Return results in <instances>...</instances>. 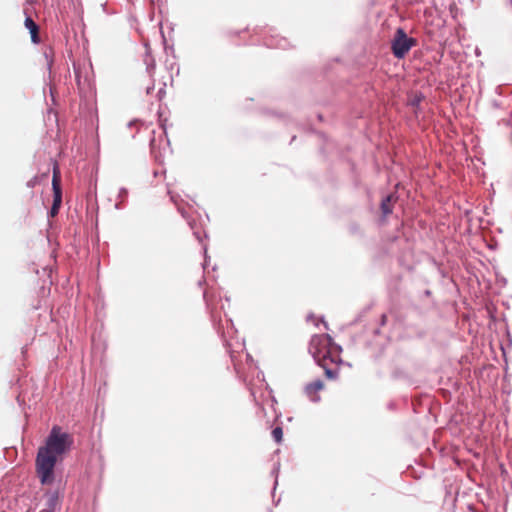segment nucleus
I'll return each mask as SVG.
<instances>
[{
    "mask_svg": "<svg viewBox=\"0 0 512 512\" xmlns=\"http://www.w3.org/2000/svg\"><path fill=\"white\" fill-rule=\"evenodd\" d=\"M72 444L71 435L63 432L61 427L54 426L51 429L45 445L38 449L35 461L36 473L41 484L50 485L54 482L55 465L70 450Z\"/></svg>",
    "mask_w": 512,
    "mask_h": 512,
    "instance_id": "1",
    "label": "nucleus"
},
{
    "mask_svg": "<svg viewBox=\"0 0 512 512\" xmlns=\"http://www.w3.org/2000/svg\"><path fill=\"white\" fill-rule=\"evenodd\" d=\"M309 351L317 364L323 368L325 376L329 380H336L339 377L342 364V349L337 345L330 335L320 334L312 337Z\"/></svg>",
    "mask_w": 512,
    "mask_h": 512,
    "instance_id": "2",
    "label": "nucleus"
},
{
    "mask_svg": "<svg viewBox=\"0 0 512 512\" xmlns=\"http://www.w3.org/2000/svg\"><path fill=\"white\" fill-rule=\"evenodd\" d=\"M414 43L413 38H409L401 28L397 29L392 40L391 49L395 57L403 58Z\"/></svg>",
    "mask_w": 512,
    "mask_h": 512,
    "instance_id": "3",
    "label": "nucleus"
},
{
    "mask_svg": "<svg viewBox=\"0 0 512 512\" xmlns=\"http://www.w3.org/2000/svg\"><path fill=\"white\" fill-rule=\"evenodd\" d=\"M52 189L53 204L50 210V216L55 217L58 214L62 203L61 173L57 164H55L53 167Z\"/></svg>",
    "mask_w": 512,
    "mask_h": 512,
    "instance_id": "4",
    "label": "nucleus"
},
{
    "mask_svg": "<svg viewBox=\"0 0 512 512\" xmlns=\"http://www.w3.org/2000/svg\"><path fill=\"white\" fill-rule=\"evenodd\" d=\"M324 389V383L321 380H315L305 386V394L313 401H319L320 397L318 393Z\"/></svg>",
    "mask_w": 512,
    "mask_h": 512,
    "instance_id": "5",
    "label": "nucleus"
},
{
    "mask_svg": "<svg viewBox=\"0 0 512 512\" xmlns=\"http://www.w3.org/2000/svg\"><path fill=\"white\" fill-rule=\"evenodd\" d=\"M396 201H397V198L394 196V194H389L382 199L381 204H380V209H381L383 218H386L389 214L392 213L393 207H394V204Z\"/></svg>",
    "mask_w": 512,
    "mask_h": 512,
    "instance_id": "6",
    "label": "nucleus"
},
{
    "mask_svg": "<svg viewBox=\"0 0 512 512\" xmlns=\"http://www.w3.org/2000/svg\"><path fill=\"white\" fill-rule=\"evenodd\" d=\"M24 25L30 32L32 42L39 43L40 42L39 27L34 22V20L30 16H27L25 19Z\"/></svg>",
    "mask_w": 512,
    "mask_h": 512,
    "instance_id": "7",
    "label": "nucleus"
},
{
    "mask_svg": "<svg viewBox=\"0 0 512 512\" xmlns=\"http://www.w3.org/2000/svg\"><path fill=\"white\" fill-rule=\"evenodd\" d=\"M57 505H58V496L56 494H48L46 496V506L45 507L55 511Z\"/></svg>",
    "mask_w": 512,
    "mask_h": 512,
    "instance_id": "8",
    "label": "nucleus"
},
{
    "mask_svg": "<svg viewBox=\"0 0 512 512\" xmlns=\"http://www.w3.org/2000/svg\"><path fill=\"white\" fill-rule=\"evenodd\" d=\"M272 436L277 443H280L283 438V430L281 427H275L272 430Z\"/></svg>",
    "mask_w": 512,
    "mask_h": 512,
    "instance_id": "9",
    "label": "nucleus"
},
{
    "mask_svg": "<svg viewBox=\"0 0 512 512\" xmlns=\"http://www.w3.org/2000/svg\"><path fill=\"white\" fill-rule=\"evenodd\" d=\"M38 183V177L35 176L33 177L32 179H30L28 182H27V186L29 188H34L36 186V184Z\"/></svg>",
    "mask_w": 512,
    "mask_h": 512,
    "instance_id": "10",
    "label": "nucleus"
},
{
    "mask_svg": "<svg viewBox=\"0 0 512 512\" xmlns=\"http://www.w3.org/2000/svg\"><path fill=\"white\" fill-rule=\"evenodd\" d=\"M386 320H387V316H386L385 314H383V315L381 316V325H385Z\"/></svg>",
    "mask_w": 512,
    "mask_h": 512,
    "instance_id": "11",
    "label": "nucleus"
},
{
    "mask_svg": "<svg viewBox=\"0 0 512 512\" xmlns=\"http://www.w3.org/2000/svg\"><path fill=\"white\" fill-rule=\"evenodd\" d=\"M40 512H55L51 509H48L47 507L43 508Z\"/></svg>",
    "mask_w": 512,
    "mask_h": 512,
    "instance_id": "12",
    "label": "nucleus"
},
{
    "mask_svg": "<svg viewBox=\"0 0 512 512\" xmlns=\"http://www.w3.org/2000/svg\"><path fill=\"white\" fill-rule=\"evenodd\" d=\"M415 102H416V100H415V99H409V104H410V105H414V104H415Z\"/></svg>",
    "mask_w": 512,
    "mask_h": 512,
    "instance_id": "13",
    "label": "nucleus"
}]
</instances>
